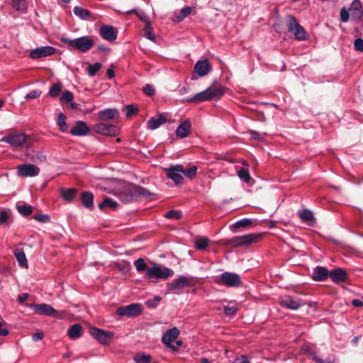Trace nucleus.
Listing matches in <instances>:
<instances>
[{"label":"nucleus","instance_id":"f257e3e1","mask_svg":"<svg viewBox=\"0 0 363 363\" xmlns=\"http://www.w3.org/2000/svg\"><path fill=\"white\" fill-rule=\"evenodd\" d=\"M61 41L67 45L70 48L77 50L83 52L89 51L94 45L93 37L87 35L75 39L62 38Z\"/></svg>","mask_w":363,"mask_h":363},{"label":"nucleus","instance_id":"473e14b6","mask_svg":"<svg viewBox=\"0 0 363 363\" xmlns=\"http://www.w3.org/2000/svg\"><path fill=\"white\" fill-rule=\"evenodd\" d=\"M238 176L241 180H243L245 183L250 182L251 179V176L250 174L249 169L246 167H242L238 172Z\"/></svg>","mask_w":363,"mask_h":363},{"label":"nucleus","instance_id":"e2e57ef3","mask_svg":"<svg viewBox=\"0 0 363 363\" xmlns=\"http://www.w3.org/2000/svg\"><path fill=\"white\" fill-rule=\"evenodd\" d=\"M232 363H250L248 358L245 355L237 357Z\"/></svg>","mask_w":363,"mask_h":363},{"label":"nucleus","instance_id":"c756f323","mask_svg":"<svg viewBox=\"0 0 363 363\" xmlns=\"http://www.w3.org/2000/svg\"><path fill=\"white\" fill-rule=\"evenodd\" d=\"M74 13L82 20H88L91 16L89 10L84 9L80 6H75L73 9Z\"/></svg>","mask_w":363,"mask_h":363},{"label":"nucleus","instance_id":"f8f14e48","mask_svg":"<svg viewBox=\"0 0 363 363\" xmlns=\"http://www.w3.org/2000/svg\"><path fill=\"white\" fill-rule=\"evenodd\" d=\"M94 130L98 133L108 136H114L119 133V128L117 126L104 123L95 125Z\"/></svg>","mask_w":363,"mask_h":363},{"label":"nucleus","instance_id":"a19ab883","mask_svg":"<svg viewBox=\"0 0 363 363\" xmlns=\"http://www.w3.org/2000/svg\"><path fill=\"white\" fill-rule=\"evenodd\" d=\"M12 7L17 11H24L27 8L26 0H12Z\"/></svg>","mask_w":363,"mask_h":363},{"label":"nucleus","instance_id":"58836bf2","mask_svg":"<svg viewBox=\"0 0 363 363\" xmlns=\"http://www.w3.org/2000/svg\"><path fill=\"white\" fill-rule=\"evenodd\" d=\"M145 31V37L151 41L155 42V36L152 33V27L151 25V22H147V23L145 24L144 28Z\"/></svg>","mask_w":363,"mask_h":363},{"label":"nucleus","instance_id":"de8ad7c7","mask_svg":"<svg viewBox=\"0 0 363 363\" xmlns=\"http://www.w3.org/2000/svg\"><path fill=\"white\" fill-rule=\"evenodd\" d=\"M131 191H132V196L140 195V196H146L149 194V192L146 189H145L142 187H140V186H134L131 189Z\"/></svg>","mask_w":363,"mask_h":363},{"label":"nucleus","instance_id":"0eeeda50","mask_svg":"<svg viewBox=\"0 0 363 363\" xmlns=\"http://www.w3.org/2000/svg\"><path fill=\"white\" fill-rule=\"evenodd\" d=\"M142 311V306L139 303H132L125 306H121L116 309V314L121 317H135Z\"/></svg>","mask_w":363,"mask_h":363},{"label":"nucleus","instance_id":"c9c22d12","mask_svg":"<svg viewBox=\"0 0 363 363\" xmlns=\"http://www.w3.org/2000/svg\"><path fill=\"white\" fill-rule=\"evenodd\" d=\"M133 360L136 363H150L151 356L143 353H138L134 357Z\"/></svg>","mask_w":363,"mask_h":363},{"label":"nucleus","instance_id":"680f3d73","mask_svg":"<svg viewBox=\"0 0 363 363\" xmlns=\"http://www.w3.org/2000/svg\"><path fill=\"white\" fill-rule=\"evenodd\" d=\"M45 335H44V333L42 332V331H38L36 333H35L33 336H32V339L34 342H37L38 340H41L43 339Z\"/></svg>","mask_w":363,"mask_h":363},{"label":"nucleus","instance_id":"4468645a","mask_svg":"<svg viewBox=\"0 0 363 363\" xmlns=\"http://www.w3.org/2000/svg\"><path fill=\"white\" fill-rule=\"evenodd\" d=\"M100 35L105 40L113 41L116 39L118 31L112 26L104 25L99 29Z\"/></svg>","mask_w":363,"mask_h":363},{"label":"nucleus","instance_id":"b1692460","mask_svg":"<svg viewBox=\"0 0 363 363\" xmlns=\"http://www.w3.org/2000/svg\"><path fill=\"white\" fill-rule=\"evenodd\" d=\"M329 277L328 269L323 267H316L313 272L312 277L315 281H320L325 280Z\"/></svg>","mask_w":363,"mask_h":363},{"label":"nucleus","instance_id":"2eb2a0df","mask_svg":"<svg viewBox=\"0 0 363 363\" xmlns=\"http://www.w3.org/2000/svg\"><path fill=\"white\" fill-rule=\"evenodd\" d=\"M190 284V279L180 276L177 279H174L171 283L168 284V289L169 290L176 291L181 290Z\"/></svg>","mask_w":363,"mask_h":363},{"label":"nucleus","instance_id":"6e6552de","mask_svg":"<svg viewBox=\"0 0 363 363\" xmlns=\"http://www.w3.org/2000/svg\"><path fill=\"white\" fill-rule=\"evenodd\" d=\"M40 173L38 167L33 164H22L18 167L17 174L21 177H33L38 176Z\"/></svg>","mask_w":363,"mask_h":363},{"label":"nucleus","instance_id":"6e6d98bb","mask_svg":"<svg viewBox=\"0 0 363 363\" xmlns=\"http://www.w3.org/2000/svg\"><path fill=\"white\" fill-rule=\"evenodd\" d=\"M73 98H74L73 94L71 91H65L63 92L60 100L62 101L69 102V101H72Z\"/></svg>","mask_w":363,"mask_h":363},{"label":"nucleus","instance_id":"3c124183","mask_svg":"<svg viewBox=\"0 0 363 363\" xmlns=\"http://www.w3.org/2000/svg\"><path fill=\"white\" fill-rule=\"evenodd\" d=\"M340 20L342 22L346 23L349 21V18L350 16L349 10L347 11L345 8H342L340 10Z\"/></svg>","mask_w":363,"mask_h":363},{"label":"nucleus","instance_id":"0e129e2a","mask_svg":"<svg viewBox=\"0 0 363 363\" xmlns=\"http://www.w3.org/2000/svg\"><path fill=\"white\" fill-rule=\"evenodd\" d=\"M182 345V342L179 340V341H177L176 342V345H169V348H170L171 350H172L173 351H177L179 350V348Z\"/></svg>","mask_w":363,"mask_h":363},{"label":"nucleus","instance_id":"5fc2aeb1","mask_svg":"<svg viewBox=\"0 0 363 363\" xmlns=\"http://www.w3.org/2000/svg\"><path fill=\"white\" fill-rule=\"evenodd\" d=\"M238 311V308L235 306H225L224 308V313L225 315L228 316H233L234 315L237 311Z\"/></svg>","mask_w":363,"mask_h":363},{"label":"nucleus","instance_id":"a211bd4d","mask_svg":"<svg viewBox=\"0 0 363 363\" xmlns=\"http://www.w3.org/2000/svg\"><path fill=\"white\" fill-rule=\"evenodd\" d=\"M179 330L177 328L168 330L162 336V341L168 347L179 335Z\"/></svg>","mask_w":363,"mask_h":363},{"label":"nucleus","instance_id":"69168bd1","mask_svg":"<svg viewBox=\"0 0 363 363\" xmlns=\"http://www.w3.org/2000/svg\"><path fill=\"white\" fill-rule=\"evenodd\" d=\"M352 303L355 307H361L363 306V301L359 299H354L352 301Z\"/></svg>","mask_w":363,"mask_h":363},{"label":"nucleus","instance_id":"72a5a7b5","mask_svg":"<svg viewBox=\"0 0 363 363\" xmlns=\"http://www.w3.org/2000/svg\"><path fill=\"white\" fill-rule=\"evenodd\" d=\"M192 9L191 7H185L184 9H182L179 15H177V16H175V18L174 19V21L176 22H180L182 21H183L185 18H186L191 12Z\"/></svg>","mask_w":363,"mask_h":363},{"label":"nucleus","instance_id":"cd10ccee","mask_svg":"<svg viewBox=\"0 0 363 363\" xmlns=\"http://www.w3.org/2000/svg\"><path fill=\"white\" fill-rule=\"evenodd\" d=\"M208 101L206 90L199 92V93L195 94L194 96H193L192 97H190V98H188V99H186L184 100V101L189 102V103L202 102V101Z\"/></svg>","mask_w":363,"mask_h":363},{"label":"nucleus","instance_id":"a878e982","mask_svg":"<svg viewBox=\"0 0 363 363\" xmlns=\"http://www.w3.org/2000/svg\"><path fill=\"white\" fill-rule=\"evenodd\" d=\"M99 116L101 120H113L118 117V112L113 108H108L99 112Z\"/></svg>","mask_w":363,"mask_h":363},{"label":"nucleus","instance_id":"7c9ffc66","mask_svg":"<svg viewBox=\"0 0 363 363\" xmlns=\"http://www.w3.org/2000/svg\"><path fill=\"white\" fill-rule=\"evenodd\" d=\"M81 200L84 207L89 208L93 206L94 196L91 193H83L81 196Z\"/></svg>","mask_w":363,"mask_h":363},{"label":"nucleus","instance_id":"7ed1b4c3","mask_svg":"<svg viewBox=\"0 0 363 363\" xmlns=\"http://www.w3.org/2000/svg\"><path fill=\"white\" fill-rule=\"evenodd\" d=\"M286 21L289 31L294 35L296 40H306L308 38L307 32L304 28L298 23L295 17L293 16H287Z\"/></svg>","mask_w":363,"mask_h":363},{"label":"nucleus","instance_id":"20e7f679","mask_svg":"<svg viewBox=\"0 0 363 363\" xmlns=\"http://www.w3.org/2000/svg\"><path fill=\"white\" fill-rule=\"evenodd\" d=\"M262 235L260 233H251L242 236L235 237L228 241V244L233 247L248 246L252 243L258 242Z\"/></svg>","mask_w":363,"mask_h":363},{"label":"nucleus","instance_id":"aec40b11","mask_svg":"<svg viewBox=\"0 0 363 363\" xmlns=\"http://www.w3.org/2000/svg\"><path fill=\"white\" fill-rule=\"evenodd\" d=\"M207 96L209 100L220 99L224 94L223 87L218 85H211L206 89Z\"/></svg>","mask_w":363,"mask_h":363},{"label":"nucleus","instance_id":"8fccbe9b","mask_svg":"<svg viewBox=\"0 0 363 363\" xmlns=\"http://www.w3.org/2000/svg\"><path fill=\"white\" fill-rule=\"evenodd\" d=\"M252 223V220L250 218H243L240 220H238L233 224L234 228H238L240 227H246L250 225Z\"/></svg>","mask_w":363,"mask_h":363},{"label":"nucleus","instance_id":"bf43d9fd","mask_svg":"<svg viewBox=\"0 0 363 363\" xmlns=\"http://www.w3.org/2000/svg\"><path fill=\"white\" fill-rule=\"evenodd\" d=\"M125 109H126V116L128 117L135 114L138 111V109L133 105L127 106Z\"/></svg>","mask_w":363,"mask_h":363},{"label":"nucleus","instance_id":"79ce46f5","mask_svg":"<svg viewBox=\"0 0 363 363\" xmlns=\"http://www.w3.org/2000/svg\"><path fill=\"white\" fill-rule=\"evenodd\" d=\"M134 265L136 268L137 272H141L143 271L146 272L147 269L149 268L143 258H139L136 259L134 262Z\"/></svg>","mask_w":363,"mask_h":363},{"label":"nucleus","instance_id":"dca6fc26","mask_svg":"<svg viewBox=\"0 0 363 363\" xmlns=\"http://www.w3.org/2000/svg\"><path fill=\"white\" fill-rule=\"evenodd\" d=\"M90 129L85 122L78 121L71 128L70 133L74 136H84L89 133Z\"/></svg>","mask_w":363,"mask_h":363},{"label":"nucleus","instance_id":"9b49d317","mask_svg":"<svg viewBox=\"0 0 363 363\" xmlns=\"http://www.w3.org/2000/svg\"><path fill=\"white\" fill-rule=\"evenodd\" d=\"M55 52L56 49L52 46H43L32 50L29 55L31 59L35 60L52 55Z\"/></svg>","mask_w":363,"mask_h":363},{"label":"nucleus","instance_id":"1a4fd4ad","mask_svg":"<svg viewBox=\"0 0 363 363\" xmlns=\"http://www.w3.org/2000/svg\"><path fill=\"white\" fill-rule=\"evenodd\" d=\"M230 287H236L240 285V277L238 274L224 272L220 275V281H217Z\"/></svg>","mask_w":363,"mask_h":363},{"label":"nucleus","instance_id":"4d7b16f0","mask_svg":"<svg viewBox=\"0 0 363 363\" xmlns=\"http://www.w3.org/2000/svg\"><path fill=\"white\" fill-rule=\"evenodd\" d=\"M9 218V213L6 211L0 212V225L7 223Z\"/></svg>","mask_w":363,"mask_h":363},{"label":"nucleus","instance_id":"ea45409f","mask_svg":"<svg viewBox=\"0 0 363 363\" xmlns=\"http://www.w3.org/2000/svg\"><path fill=\"white\" fill-rule=\"evenodd\" d=\"M62 87L61 83L54 84L50 89L49 95L53 98L57 97L61 92Z\"/></svg>","mask_w":363,"mask_h":363},{"label":"nucleus","instance_id":"37998d69","mask_svg":"<svg viewBox=\"0 0 363 363\" xmlns=\"http://www.w3.org/2000/svg\"><path fill=\"white\" fill-rule=\"evenodd\" d=\"M102 67V65L100 62H96L92 65H89L87 67V72L89 76H94L96 72Z\"/></svg>","mask_w":363,"mask_h":363},{"label":"nucleus","instance_id":"5701e85b","mask_svg":"<svg viewBox=\"0 0 363 363\" xmlns=\"http://www.w3.org/2000/svg\"><path fill=\"white\" fill-rule=\"evenodd\" d=\"M329 276L335 283L344 282L347 279V273L341 268L330 272Z\"/></svg>","mask_w":363,"mask_h":363},{"label":"nucleus","instance_id":"9d476101","mask_svg":"<svg viewBox=\"0 0 363 363\" xmlns=\"http://www.w3.org/2000/svg\"><path fill=\"white\" fill-rule=\"evenodd\" d=\"M34 313L37 315H45L59 318V313L52 306L46 303L32 305Z\"/></svg>","mask_w":363,"mask_h":363},{"label":"nucleus","instance_id":"a18cd8bd","mask_svg":"<svg viewBox=\"0 0 363 363\" xmlns=\"http://www.w3.org/2000/svg\"><path fill=\"white\" fill-rule=\"evenodd\" d=\"M196 172H197V167L192 166L187 169H185L183 168L182 174L184 175L188 179H191L196 176Z\"/></svg>","mask_w":363,"mask_h":363},{"label":"nucleus","instance_id":"6ab92c4d","mask_svg":"<svg viewBox=\"0 0 363 363\" xmlns=\"http://www.w3.org/2000/svg\"><path fill=\"white\" fill-rule=\"evenodd\" d=\"M349 11L352 19H360L363 14L360 1L354 0L349 8Z\"/></svg>","mask_w":363,"mask_h":363},{"label":"nucleus","instance_id":"bb28decb","mask_svg":"<svg viewBox=\"0 0 363 363\" xmlns=\"http://www.w3.org/2000/svg\"><path fill=\"white\" fill-rule=\"evenodd\" d=\"M14 255L18 262V264L23 267H28V261L26 254L22 249H16L14 251Z\"/></svg>","mask_w":363,"mask_h":363},{"label":"nucleus","instance_id":"f3484780","mask_svg":"<svg viewBox=\"0 0 363 363\" xmlns=\"http://www.w3.org/2000/svg\"><path fill=\"white\" fill-rule=\"evenodd\" d=\"M211 69V66L208 60H199L194 67L195 72L199 77H203L208 74Z\"/></svg>","mask_w":363,"mask_h":363},{"label":"nucleus","instance_id":"49530a36","mask_svg":"<svg viewBox=\"0 0 363 363\" xmlns=\"http://www.w3.org/2000/svg\"><path fill=\"white\" fill-rule=\"evenodd\" d=\"M17 209L19 213L23 216H28L33 211V208L29 205H18Z\"/></svg>","mask_w":363,"mask_h":363},{"label":"nucleus","instance_id":"09e8293b","mask_svg":"<svg viewBox=\"0 0 363 363\" xmlns=\"http://www.w3.org/2000/svg\"><path fill=\"white\" fill-rule=\"evenodd\" d=\"M128 13H135L139 19L145 23V24L147 23V22H150L149 18L145 15V13L143 11H138L136 10H130L127 12Z\"/></svg>","mask_w":363,"mask_h":363},{"label":"nucleus","instance_id":"4c0bfd02","mask_svg":"<svg viewBox=\"0 0 363 363\" xmlns=\"http://www.w3.org/2000/svg\"><path fill=\"white\" fill-rule=\"evenodd\" d=\"M117 205L118 204L115 201H113L109 198H106L101 203H99V208L100 209H103L106 207H108L111 209H115L116 208Z\"/></svg>","mask_w":363,"mask_h":363},{"label":"nucleus","instance_id":"39448f33","mask_svg":"<svg viewBox=\"0 0 363 363\" xmlns=\"http://www.w3.org/2000/svg\"><path fill=\"white\" fill-rule=\"evenodd\" d=\"M28 136L21 132H16L1 138V141L9 143L14 147H21L27 142Z\"/></svg>","mask_w":363,"mask_h":363},{"label":"nucleus","instance_id":"603ef678","mask_svg":"<svg viewBox=\"0 0 363 363\" xmlns=\"http://www.w3.org/2000/svg\"><path fill=\"white\" fill-rule=\"evenodd\" d=\"M42 91L40 90H33L30 92H29L25 98L26 100H30L40 97Z\"/></svg>","mask_w":363,"mask_h":363},{"label":"nucleus","instance_id":"393cba45","mask_svg":"<svg viewBox=\"0 0 363 363\" xmlns=\"http://www.w3.org/2000/svg\"><path fill=\"white\" fill-rule=\"evenodd\" d=\"M167 121L164 115L160 114L157 118H151L147 121V128L150 130H155Z\"/></svg>","mask_w":363,"mask_h":363},{"label":"nucleus","instance_id":"338daca9","mask_svg":"<svg viewBox=\"0 0 363 363\" xmlns=\"http://www.w3.org/2000/svg\"><path fill=\"white\" fill-rule=\"evenodd\" d=\"M9 334V330L6 328L2 327V324L0 323V336H6Z\"/></svg>","mask_w":363,"mask_h":363},{"label":"nucleus","instance_id":"774afa93","mask_svg":"<svg viewBox=\"0 0 363 363\" xmlns=\"http://www.w3.org/2000/svg\"><path fill=\"white\" fill-rule=\"evenodd\" d=\"M250 134L253 139H257L259 140L261 138L259 137V133L255 130H251L250 132Z\"/></svg>","mask_w":363,"mask_h":363},{"label":"nucleus","instance_id":"f704fd0d","mask_svg":"<svg viewBox=\"0 0 363 363\" xmlns=\"http://www.w3.org/2000/svg\"><path fill=\"white\" fill-rule=\"evenodd\" d=\"M57 125L61 131L65 132L68 129V125L66 123V116L62 113H59L57 117Z\"/></svg>","mask_w":363,"mask_h":363},{"label":"nucleus","instance_id":"c03bdc74","mask_svg":"<svg viewBox=\"0 0 363 363\" xmlns=\"http://www.w3.org/2000/svg\"><path fill=\"white\" fill-rule=\"evenodd\" d=\"M299 216L302 220L307 222L312 221L314 218L313 212L307 209L301 211Z\"/></svg>","mask_w":363,"mask_h":363},{"label":"nucleus","instance_id":"e433bc0d","mask_svg":"<svg viewBox=\"0 0 363 363\" xmlns=\"http://www.w3.org/2000/svg\"><path fill=\"white\" fill-rule=\"evenodd\" d=\"M209 243V239L208 238L203 237L197 239L195 241V247L198 250H205Z\"/></svg>","mask_w":363,"mask_h":363},{"label":"nucleus","instance_id":"864d4df0","mask_svg":"<svg viewBox=\"0 0 363 363\" xmlns=\"http://www.w3.org/2000/svg\"><path fill=\"white\" fill-rule=\"evenodd\" d=\"M165 217L167 218L179 219L182 217V213L179 211H170L166 213Z\"/></svg>","mask_w":363,"mask_h":363},{"label":"nucleus","instance_id":"4be33fe9","mask_svg":"<svg viewBox=\"0 0 363 363\" xmlns=\"http://www.w3.org/2000/svg\"><path fill=\"white\" fill-rule=\"evenodd\" d=\"M191 124L189 121L182 122L176 130L177 135L180 138H185L189 136Z\"/></svg>","mask_w":363,"mask_h":363},{"label":"nucleus","instance_id":"2f4dec72","mask_svg":"<svg viewBox=\"0 0 363 363\" xmlns=\"http://www.w3.org/2000/svg\"><path fill=\"white\" fill-rule=\"evenodd\" d=\"M76 189L73 188L67 189H62L60 191V196L67 202L72 201L74 199Z\"/></svg>","mask_w":363,"mask_h":363},{"label":"nucleus","instance_id":"c85d7f7f","mask_svg":"<svg viewBox=\"0 0 363 363\" xmlns=\"http://www.w3.org/2000/svg\"><path fill=\"white\" fill-rule=\"evenodd\" d=\"M67 335L71 339H77L82 335V326L79 324L73 325L67 331Z\"/></svg>","mask_w":363,"mask_h":363},{"label":"nucleus","instance_id":"052dcab7","mask_svg":"<svg viewBox=\"0 0 363 363\" xmlns=\"http://www.w3.org/2000/svg\"><path fill=\"white\" fill-rule=\"evenodd\" d=\"M143 91L146 95L152 96L155 94V89L150 84H147L143 88Z\"/></svg>","mask_w":363,"mask_h":363},{"label":"nucleus","instance_id":"ddd939ff","mask_svg":"<svg viewBox=\"0 0 363 363\" xmlns=\"http://www.w3.org/2000/svg\"><path fill=\"white\" fill-rule=\"evenodd\" d=\"M183 166L175 165L167 169V177L171 179L177 185L183 182Z\"/></svg>","mask_w":363,"mask_h":363},{"label":"nucleus","instance_id":"423d86ee","mask_svg":"<svg viewBox=\"0 0 363 363\" xmlns=\"http://www.w3.org/2000/svg\"><path fill=\"white\" fill-rule=\"evenodd\" d=\"M91 335L96 339L101 345H107L114 334L111 331L104 330L98 328H92L90 330Z\"/></svg>","mask_w":363,"mask_h":363},{"label":"nucleus","instance_id":"412c9836","mask_svg":"<svg viewBox=\"0 0 363 363\" xmlns=\"http://www.w3.org/2000/svg\"><path fill=\"white\" fill-rule=\"evenodd\" d=\"M280 305L289 309L296 310L301 306V302L294 300L291 296H284L281 299Z\"/></svg>","mask_w":363,"mask_h":363},{"label":"nucleus","instance_id":"f03ea898","mask_svg":"<svg viewBox=\"0 0 363 363\" xmlns=\"http://www.w3.org/2000/svg\"><path fill=\"white\" fill-rule=\"evenodd\" d=\"M174 274L168 267H162L156 262H152V267L147 269L145 277L150 282H157L159 279H167Z\"/></svg>","mask_w":363,"mask_h":363},{"label":"nucleus","instance_id":"13d9d810","mask_svg":"<svg viewBox=\"0 0 363 363\" xmlns=\"http://www.w3.org/2000/svg\"><path fill=\"white\" fill-rule=\"evenodd\" d=\"M354 49L357 51L363 52V40L362 38H357L354 43Z\"/></svg>","mask_w":363,"mask_h":363}]
</instances>
